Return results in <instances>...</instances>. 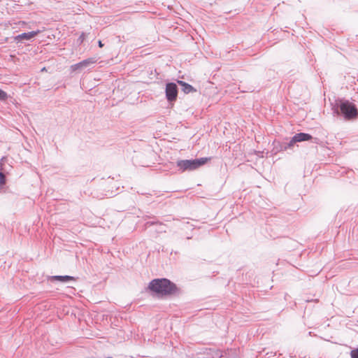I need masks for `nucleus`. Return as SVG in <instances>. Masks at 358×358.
Returning <instances> with one entry per match:
<instances>
[{
	"instance_id": "f257e3e1",
	"label": "nucleus",
	"mask_w": 358,
	"mask_h": 358,
	"mask_svg": "<svg viewBox=\"0 0 358 358\" xmlns=\"http://www.w3.org/2000/svg\"><path fill=\"white\" fill-rule=\"evenodd\" d=\"M149 288L154 292L163 296L172 294L176 289V286L170 280L162 278L152 280L149 284Z\"/></svg>"
},
{
	"instance_id": "f03ea898",
	"label": "nucleus",
	"mask_w": 358,
	"mask_h": 358,
	"mask_svg": "<svg viewBox=\"0 0 358 358\" xmlns=\"http://www.w3.org/2000/svg\"><path fill=\"white\" fill-rule=\"evenodd\" d=\"M209 159L210 158L202 157L194 159L179 160L177 162V166L182 171H193L204 165Z\"/></svg>"
},
{
	"instance_id": "7ed1b4c3",
	"label": "nucleus",
	"mask_w": 358,
	"mask_h": 358,
	"mask_svg": "<svg viewBox=\"0 0 358 358\" xmlns=\"http://www.w3.org/2000/svg\"><path fill=\"white\" fill-rule=\"evenodd\" d=\"M339 107L341 113L347 119L355 117L358 114L356 106L349 101H340Z\"/></svg>"
},
{
	"instance_id": "20e7f679",
	"label": "nucleus",
	"mask_w": 358,
	"mask_h": 358,
	"mask_svg": "<svg viewBox=\"0 0 358 358\" xmlns=\"http://www.w3.org/2000/svg\"><path fill=\"white\" fill-rule=\"evenodd\" d=\"M178 95L177 85L173 83H170L166 85V96L169 101H175Z\"/></svg>"
},
{
	"instance_id": "39448f33",
	"label": "nucleus",
	"mask_w": 358,
	"mask_h": 358,
	"mask_svg": "<svg viewBox=\"0 0 358 358\" xmlns=\"http://www.w3.org/2000/svg\"><path fill=\"white\" fill-rule=\"evenodd\" d=\"M96 63V59L94 58H88L78 64H73L71 66V70L74 72L77 71H81L84 69L89 67L90 66Z\"/></svg>"
},
{
	"instance_id": "423d86ee",
	"label": "nucleus",
	"mask_w": 358,
	"mask_h": 358,
	"mask_svg": "<svg viewBox=\"0 0 358 358\" xmlns=\"http://www.w3.org/2000/svg\"><path fill=\"white\" fill-rule=\"evenodd\" d=\"M41 31L38 29L36 31H33L27 33H22L14 37V41L16 42L21 41L22 40H30L32 38L37 36Z\"/></svg>"
},
{
	"instance_id": "0eeeda50",
	"label": "nucleus",
	"mask_w": 358,
	"mask_h": 358,
	"mask_svg": "<svg viewBox=\"0 0 358 358\" xmlns=\"http://www.w3.org/2000/svg\"><path fill=\"white\" fill-rule=\"evenodd\" d=\"M312 138V136L308 134L299 133L293 136V141L301 142L305 141H309Z\"/></svg>"
},
{
	"instance_id": "6e6552de",
	"label": "nucleus",
	"mask_w": 358,
	"mask_h": 358,
	"mask_svg": "<svg viewBox=\"0 0 358 358\" xmlns=\"http://www.w3.org/2000/svg\"><path fill=\"white\" fill-rule=\"evenodd\" d=\"M178 83L182 87V90L185 93L188 94L196 92V90L192 85L186 83L185 82L178 80Z\"/></svg>"
},
{
	"instance_id": "1a4fd4ad",
	"label": "nucleus",
	"mask_w": 358,
	"mask_h": 358,
	"mask_svg": "<svg viewBox=\"0 0 358 358\" xmlns=\"http://www.w3.org/2000/svg\"><path fill=\"white\" fill-rule=\"evenodd\" d=\"M53 279L59 280L62 282H66L69 280H74L75 278L69 275H55L52 277Z\"/></svg>"
},
{
	"instance_id": "9d476101",
	"label": "nucleus",
	"mask_w": 358,
	"mask_h": 358,
	"mask_svg": "<svg viewBox=\"0 0 358 358\" xmlns=\"http://www.w3.org/2000/svg\"><path fill=\"white\" fill-rule=\"evenodd\" d=\"M7 98V93L0 89V101H6Z\"/></svg>"
},
{
	"instance_id": "9b49d317",
	"label": "nucleus",
	"mask_w": 358,
	"mask_h": 358,
	"mask_svg": "<svg viewBox=\"0 0 358 358\" xmlns=\"http://www.w3.org/2000/svg\"><path fill=\"white\" fill-rule=\"evenodd\" d=\"M350 356L351 358H358V348L351 350Z\"/></svg>"
},
{
	"instance_id": "f8f14e48",
	"label": "nucleus",
	"mask_w": 358,
	"mask_h": 358,
	"mask_svg": "<svg viewBox=\"0 0 358 358\" xmlns=\"http://www.w3.org/2000/svg\"><path fill=\"white\" fill-rule=\"evenodd\" d=\"M296 143V141H293V137H292V139L290 140V141L287 143V145L284 146V148L287 149L288 148H291Z\"/></svg>"
},
{
	"instance_id": "ddd939ff",
	"label": "nucleus",
	"mask_w": 358,
	"mask_h": 358,
	"mask_svg": "<svg viewBox=\"0 0 358 358\" xmlns=\"http://www.w3.org/2000/svg\"><path fill=\"white\" fill-rule=\"evenodd\" d=\"M4 183H5L4 175L0 172V185H3Z\"/></svg>"
},
{
	"instance_id": "4468645a",
	"label": "nucleus",
	"mask_w": 358,
	"mask_h": 358,
	"mask_svg": "<svg viewBox=\"0 0 358 358\" xmlns=\"http://www.w3.org/2000/svg\"><path fill=\"white\" fill-rule=\"evenodd\" d=\"M85 38V35L84 33H83L78 38V41H80V43H82Z\"/></svg>"
},
{
	"instance_id": "2eb2a0df",
	"label": "nucleus",
	"mask_w": 358,
	"mask_h": 358,
	"mask_svg": "<svg viewBox=\"0 0 358 358\" xmlns=\"http://www.w3.org/2000/svg\"><path fill=\"white\" fill-rule=\"evenodd\" d=\"M99 46L100 48H102L103 46V44L102 43V42L101 41H99Z\"/></svg>"
},
{
	"instance_id": "dca6fc26",
	"label": "nucleus",
	"mask_w": 358,
	"mask_h": 358,
	"mask_svg": "<svg viewBox=\"0 0 358 358\" xmlns=\"http://www.w3.org/2000/svg\"><path fill=\"white\" fill-rule=\"evenodd\" d=\"M107 358H111V357H107Z\"/></svg>"
}]
</instances>
